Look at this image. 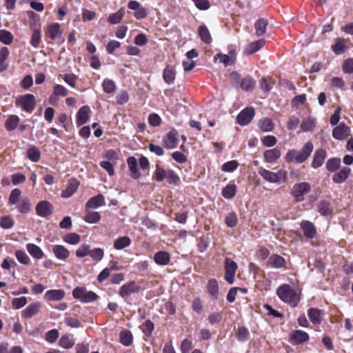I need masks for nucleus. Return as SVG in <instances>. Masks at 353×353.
<instances>
[{
	"instance_id": "nucleus-1",
	"label": "nucleus",
	"mask_w": 353,
	"mask_h": 353,
	"mask_svg": "<svg viewBox=\"0 0 353 353\" xmlns=\"http://www.w3.org/2000/svg\"><path fill=\"white\" fill-rule=\"evenodd\" d=\"M313 149L312 143L308 141L303 146L300 151L296 150H289L285 156V160L288 163L296 162L297 163H302L310 156Z\"/></svg>"
},
{
	"instance_id": "nucleus-2",
	"label": "nucleus",
	"mask_w": 353,
	"mask_h": 353,
	"mask_svg": "<svg viewBox=\"0 0 353 353\" xmlns=\"http://www.w3.org/2000/svg\"><path fill=\"white\" fill-rule=\"evenodd\" d=\"M276 294L284 303L292 306H296L299 301V296L296 292L288 284H283L276 290Z\"/></svg>"
},
{
	"instance_id": "nucleus-3",
	"label": "nucleus",
	"mask_w": 353,
	"mask_h": 353,
	"mask_svg": "<svg viewBox=\"0 0 353 353\" xmlns=\"http://www.w3.org/2000/svg\"><path fill=\"white\" fill-rule=\"evenodd\" d=\"M72 296L83 303H92L97 301L99 296L93 291H88L84 287H76L72 290Z\"/></svg>"
},
{
	"instance_id": "nucleus-4",
	"label": "nucleus",
	"mask_w": 353,
	"mask_h": 353,
	"mask_svg": "<svg viewBox=\"0 0 353 353\" xmlns=\"http://www.w3.org/2000/svg\"><path fill=\"white\" fill-rule=\"evenodd\" d=\"M258 173L265 181L272 183H279L281 181H285L287 176V172L284 170L273 172L261 168L259 170Z\"/></svg>"
},
{
	"instance_id": "nucleus-5",
	"label": "nucleus",
	"mask_w": 353,
	"mask_h": 353,
	"mask_svg": "<svg viewBox=\"0 0 353 353\" xmlns=\"http://www.w3.org/2000/svg\"><path fill=\"white\" fill-rule=\"evenodd\" d=\"M311 186L307 182H301L293 185L291 194L297 202L303 201L305 195L310 192Z\"/></svg>"
},
{
	"instance_id": "nucleus-6",
	"label": "nucleus",
	"mask_w": 353,
	"mask_h": 353,
	"mask_svg": "<svg viewBox=\"0 0 353 353\" xmlns=\"http://www.w3.org/2000/svg\"><path fill=\"white\" fill-rule=\"evenodd\" d=\"M141 290V287L135 281H130L123 284L119 289V295L124 299L125 301L133 294L138 293Z\"/></svg>"
},
{
	"instance_id": "nucleus-7",
	"label": "nucleus",
	"mask_w": 353,
	"mask_h": 353,
	"mask_svg": "<svg viewBox=\"0 0 353 353\" xmlns=\"http://www.w3.org/2000/svg\"><path fill=\"white\" fill-rule=\"evenodd\" d=\"M225 275L224 279L229 284H233L234 276L238 268L237 263L229 258L225 259Z\"/></svg>"
},
{
	"instance_id": "nucleus-8",
	"label": "nucleus",
	"mask_w": 353,
	"mask_h": 353,
	"mask_svg": "<svg viewBox=\"0 0 353 353\" xmlns=\"http://www.w3.org/2000/svg\"><path fill=\"white\" fill-rule=\"evenodd\" d=\"M17 104L20 105L24 111L31 113L34 110V96L32 94L23 95L17 100Z\"/></svg>"
},
{
	"instance_id": "nucleus-9",
	"label": "nucleus",
	"mask_w": 353,
	"mask_h": 353,
	"mask_svg": "<svg viewBox=\"0 0 353 353\" xmlns=\"http://www.w3.org/2000/svg\"><path fill=\"white\" fill-rule=\"evenodd\" d=\"M255 111L253 108H246L242 110L236 117V122L240 125H246L253 119Z\"/></svg>"
},
{
	"instance_id": "nucleus-10",
	"label": "nucleus",
	"mask_w": 353,
	"mask_h": 353,
	"mask_svg": "<svg viewBox=\"0 0 353 353\" xmlns=\"http://www.w3.org/2000/svg\"><path fill=\"white\" fill-rule=\"evenodd\" d=\"M351 130L345 123H341L334 128L332 137L336 140H345L350 135Z\"/></svg>"
},
{
	"instance_id": "nucleus-11",
	"label": "nucleus",
	"mask_w": 353,
	"mask_h": 353,
	"mask_svg": "<svg viewBox=\"0 0 353 353\" xmlns=\"http://www.w3.org/2000/svg\"><path fill=\"white\" fill-rule=\"evenodd\" d=\"M35 210L39 216L47 217L52 213L53 207L50 202L47 201H42L37 204Z\"/></svg>"
},
{
	"instance_id": "nucleus-12",
	"label": "nucleus",
	"mask_w": 353,
	"mask_h": 353,
	"mask_svg": "<svg viewBox=\"0 0 353 353\" xmlns=\"http://www.w3.org/2000/svg\"><path fill=\"white\" fill-rule=\"evenodd\" d=\"M215 60H219L220 63H223V65L226 67L228 65H232L235 63L236 61V54L234 49H230L229 54H218L214 57Z\"/></svg>"
},
{
	"instance_id": "nucleus-13",
	"label": "nucleus",
	"mask_w": 353,
	"mask_h": 353,
	"mask_svg": "<svg viewBox=\"0 0 353 353\" xmlns=\"http://www.w3.org/2000/svg\"><path fill=\"white\" fill-rule=\"evenodd\" d=\"M327 157V152L325 149L319 148L317 149L313 156L312 162V167L314 169H317L322 166L325 159Z\"/></svg>"
},
{
	"instance_id": "nucleus-14",
	"label": "nucleus",
	"mask_w": 353,
	"mask_h": 353,
	"mask_svg": "<svg viewBox=\"0 0 353 353\" xmlns=\"http://www.w3.org/2000/svg\"><path fill=\"white\" fill-rule=\"evenodd\" d=\"M290 339L292 343L298 345L307 341L309 335L304 331L297 330L290 334Z\"/></svg>"
},
{
	"instance_id": "nucleus-15",
	"label": "nucleus",
	"mask_w": 353,
	"mask_h": 353,
	"mask_svg": "<svg viewBox=\"0 0 353 353\" xmlns=\"http://www.w3.org/2000/svg\"><path fill=\"white\" fill-rule=\"evenodd\" d=\"M285 264L286 261L285 259L276 254H272L268 257L267 261L268 266L276 269L283 268Z\"/></svg>"
},
{
	"instance_id": "nucleus-16",
	"label": "nucleus",
	"mask_w": 353,
	"mask_h": 353,
	"mask_svg": "<svg viewBox=\"0 0 353 353\" xmlns=\"http://www.w3.org/2000/svg\"><path fill=\"white\" fill-rule=\"evenodd\" d=\"M105 198L102 194H97L91 197L85 204V210L97 209L105 205Z\"/></svg>"
},
{
	"instance_id": "nucleus-17",
	"label": "nucleus",
	"mask_w": 353,
	"mask_h": 353,
	"mask_svg": "<svg viewBox=\"0 0 353 353\" xmlns=\"http://www.w3.org/2000/svg\"><path fill=\"white\" fill-rule=\"evenodd\" d=\"M301 230L304 236L307 239H313L316 234V228L314 225L309 221H302L300 223Z\"/></svg>"
},
{
	"instance_id": "nucleus-18",
	"label": "nucleus",
	"mask_w": 353,
	"mask_h": 353,
	"mask_svg": "<svg viewBox=\"0 0 353 353\" xmlns=\"http://www.w3.org/2000/svg\"><path fill=\"white\" fill-rule=\"evenodd\" d=\"M62 30H61L59 23H54L48 26L46 32V37H49L51 40H55L61 38Z\"/></svg>"
},
{
	"instance_id": "nucleus-19",
	"label": "nucleus",
	"mask_w": 353,
	"mask_h": 353,
	"mask_svg": "<svg viewBox=\"0 0 353 353\" xmlns=\"http://www.w3.org/2000/svg\"><path fill=\"white\" fill-rule=\"evenodd\" d=\"M52 252L55 257L61 261H65L70 256V251L62 245H53Z\"/></svg>"
},
{
	"instance_id": "nucleus-20",
	"label": "nucleus",
	"mask_w": 353,
	"mask_h": 353,
	"mask_svg": "<svg viewBox=\"0 0 353 353\" xmlns=\"http://www.w3.org/2000/svg\"><path fill=\"white\" fill-rule=\"evenodd\" d=\"M130 175L134 179H138L141 176V173L137 168V160L134 157H130L127 159Z\"/></svg>"
},
{
	"instance_id": "nucleus-21",
	"label": "nucleus",
	"mask_w": 353,
	"mask_h": 353,
	"mask_svg": "<svg viewBox=\"0 0 353 353\" xmlns=\"http://www.w3.org/2000/svg\"><path fill=\"white\" fill-rule=\"evenodd\" d=\"M41 304L39 302H34L28 305L23 311L22 316L26 319H30L40 311Z\"/></svg>"
},
{
	"instance_id": "nucleus-22",
	"label": "nucleus",
	"mask_w": 353,
	"mask_h": 353,
	"mask_svg": "<svg viewBox=\"0 0 353 353\" xmlns=\"http://www.w3.org/2000/svg\"><path fill=\"white\" fill-rule=\"evenodd\" d=\"M179 134L175 129H172L164 139L165 146L168 149L174 148L176 146Z\"/></svg>"
},
{
	"instance_id": "nucleus-23",
	"label": "nucleus",
	"mask_w": 353,
	"mask_h": 353,
	"mask_svg": "<svg viewBox=\"0 0 353 353\" xmlns=\"http://www.w3.org/2000/svg\"><path fill=\"white\" fill-rule=\"evenodd\" d=\"M90 108L88 106H82L79 108L77 113L76 122L77 125L85 124L88 120V112Z\"/></svg>"
},
{
	"instance_id": "nucleus-24",
	"label": "nucleus",
	"mask_w": 353,
	"mask_h": 353,
	"mask_svg": "<svg viewBox=\"0 0 353 353\" xmlns=\"http://www.w3.org/2000/svg\"><path fill=\"white\" fill-rule=\"evenodd\" d=\"M281 157V151L277 148L267 150L263 153V157L266 162L274 163Z\"/></svg>"
},
{
	"instance_id": "nucleus-25",
	"label": "nucleus",
	"mask_w": 353,
	"mask_h": 353,
	"mask_svg": "<svg viewBox=\"0 0 353 353\" xmlns=\"http://www.w3.org/2000/svg\"><path fill=\"white\" fill-rule=\"evenodd\" d=\"M198 34L201 40L206 43L210 44L212 41V38L209 29L205 25H201L198 28Z\"/></svg>"
},
{
	"instance_id": "nucleus-26",
	"label": "nucleus",
	"mask_w": 353,
	"mask_h": 353,
	"mask_svg": "<svg viewBox=\"0 0 353 353\" xmlns=\"http://www.w3.org/2000/svg\"><path fill=\"white\" fill-rule=\"evenodd\" d=\"M79 185V182L76 179L70 180L67 188L61 192V196L63 198L72 196L78 189Z\"/></svg>"
},
{
	"instance_id": "nucleus-27",
	"label": "nucleus",
	"mask_w": 353,
	"mask_h": 353,
	"mask_svg": "<svg viewBox=\"0 0 353 353\" xmlns=\"http://www.w3.org/2000/svg\"><path fill=\"white\" fill-rule=\"evenodd\" d=\"M351 170L349 168H343L332 176V181L335 183H342L348 178Z\"/></svg>"
},
{
	"instance_id": "nucleus-28",
	"label": "nucleus",
	"mask_w": 353,
	"mask_h": 353,
	"mask_svg": "<svg viewBox=\"0 0 353 353\" xmlns=\"http://www.w3.org/2000/svg\"><path fill=\"white\" fill-rule=\"evenodd\" d=\"M26 250L35 259H41L44 256L43 250L38 245L34 243H28L26 245Z\"/></svg>"
},
{
	"instance_id": "nucleus-29",
	"label": "nucleus",
	"mask_w": 353,
	"mask_h": 353,
	"mask_svg": "<svg viewBox=\"0 0 353 353\" xmlns=\"http://www.w3.org/2000/svg\"><path fill=\"white\" fill-rule=\"evenodd\" d=\"M176 77V72L173 66L168 65L163 70V78L168 84H172Z\"/></svg>"
},
{
	"instance_id": "nucleus-30",
	"label": "nucleus",
	"mask_w": 353,
	"mask_h": 353,
	"mask_svg": "<svg viewBox=\"0 0 353 353\" xmlns=\"http://www.w3.org/2000/svg\"><path fill=\"white\" fill-rule=\"evenodd\" d=\"M155 263L159 265H166L170 261V255L165 251H159L154 256Z\"/></svg>"
},
{
	"instance_id": "nucleus-31",
	"label": "nucleus",
	"mask_w": 353,
	"mask_h": 353,
	"mask_svg": "<svg viewBox=\"0 0 353 353\" xmlns=\"http://www.w3.org/2000/svg\"><path fill=\"white\" fill-rule=\"evenodd\" d=\"M265 44L264 39H259L249 44L244 50L243 54L250 55L259 50Z\"/></svg>"
},
{
	"instance_id": "nucleus-32",
	"label": "nucleus",
	"mask_w": 353,
	"mask_h": 353,
	"mask_svg": "<svg viewBox=\"0 0 353 353\" xmlns=\"http://www.w3.org/2000/svg\"><path fill=\"white\" fill-rule=\"evenodd\" d=\"M208 292L210 296L214 299H217L219 296V285L215 279H210L208 281L207 285Z\"/></svg>"
},
{
	"instance_id": "nucleus-33",
	"label": "nucleus",
	"mask_w": 353,
	"mask_h": 353,
	"mask_svg": "<svg viewBox=\"0 0 353 353\" xmlns=\"http://www.w3.org/2000/svg\"><path fill=\"white\" fill-rule=\"evenodd\" d=\"M46 297L50 301H59L65 296V292L62 290H50L46 292Z\"/></svg>"
},
{
	"instance_id": "nucleus-34",
	"label": "nucleus",
	"mask_w": 353,
	"mask_h": 353,
	"mask_svg": "<svg viewBox=\"0 0 353 353\" xmlns=\"http://www.w3.org/2000/svg\"><path fill=\"white\" fill-rule=\"evenodd\" d=\"M322 311L317 308H310L307 312L310 321L314 325H319L321 323Z\"/></svg>"
},
{
	"instance_id": "nucleus-35",
	"label": "nucleus",
	"mask_w": 353,
	"mask_h": 353,
	"mask_svg": "<svg viewBox=\"0 0 353 353\" xmlns=\"http://www.w3.org/2000/svg\"><path fill=\"white\" fill-rule=\"evenodd\" d=\"M132 241L128 236L119 237L114 242V248L118 250H123L131 245Z\"/></svg>"
},
{
	"instance_id": "nucleus-36",
	"label": "nucleus",
	"mask_w": 353,
	"mask_h": 353,
	"mask_svg": "<svg viewBox=\"0 0 353 353\" xmlns=\"http://www.w3.org/2000/svg\"><path fill=\"white\" fill-rule=\"evenodd\" d=\"M125 14V8H121L117 12L109 15L108 21L110 24L115 25L119 23Z\"/></svg>"
},
{
	"instance_id": "nucleus-37",
	"label": "nucleus",
	"mask_w": 353,
	"mask_h": 353,
	"mask_svg": "<svg viewBox=\"0 0 353 353\" xmlns=\"http://www.w3.org/2000/svg\"><path fill=\"white\" fill-rule=\"evenodd\" d=\"M27 157L32 162H38L41 158V152L35 145H30L27 150Z\"/></svg>"
},
{
	"instance_id": "nucleus-38",
	"label": "nucleus",
	"mask_w": 353,
	"mask_h": 353,
	"mask_svg": "<svg viewBox=\"0 0 353 353\" xmlns=\"http://www.w3.org/2000/svg\"><path fill=\"white\" fill-rule=\"evenodd\" d=\"M268 23V20L265 19H259L256 21L254 28L256 36L260 37L265 33Z\"/></svg>"
},
{
	"instance_id": "nucleus-39",
	"label": "nucleus",
	"mask_w": 353,
	"mask_h": 353,
	"mask_svg": "<svg viewBox=\"0 0 353 353\" xmlns=\"http://www.w3.org/2000/svg\"><path fill=\"white\" fill-rule=\"evenodd\" d=\"M19 123V117L17 115L12 114L8 117L5 123L6 129L10 132L17 128Z\"/></svg>"
},
{
	"instance_id": "nucleus-40",
	"label": "nucleus",
	"mask_w": 353,
	"mask_h": 353,
	"mask_svg": "<svg viewBox=\"0 0 353 353\" xmlns=\"http://www.w3.org/2000/svg\"><path fill=\"white\" fill-rule=\"evenodd\" d=\"M255 85V81L250 76L243 78L241 81V88L247 92L252 91Z\"/></svg>"
},
{
	"instance_id": "nucleus-41",
	"label": "nucleus",
	"mask_w": 353,
	"mask_h": 353,
	"mask_svg": "<svg viewBox=\"0 0 353 353\" xmlns=\"http://www.w3.org/2000/svg\"><path fill=\"white\" fill-rule=\"evenodd\" d=\"M236 192V186L234 184H228L222 190L221 194L226 199H232Z\"/></svg>"
},
{
	"instance_id": "nucleus-42",
	"label": "nucleus",
	"mask_w": 353,
	"mask_h": 353,
	"mask_svg": "<svg viewBox=\"0 0 353 353\" xmlns=\"http://www.w3.org/2000/svg\"><path fill=\"white\" fill-rule=\"evenodd\" d=\"M120 342L125 346H130L132 343V334L130 331L124 330L120 332Z\"/></svg>"
},
{
	"instance_id": "nucleus-43",
	"label": "nucleus",
	"mask_w": 353,
	"mask_h": 353,
	"mask_svg": "<svg viewBox=\"0 0 353 353\" xmlns=\"http://www.w3.org/2000/svg\"><path fill=\"white\" fill-rule=\"evenodd\" d=\"M345 44L346 41L344 39L338 38L332 46V49L336 54H341L345 50Z\"/></svg>"
},
{
	"instance_id": "nucleus-44",
	"label": "nucleus",
	"mask_w": 353,
	"mask_h": 353,
	"mask_svg": "<svg viewBox=\"0 0 353 353\" xmlns=\"http://www.w3.org/2000/svg\"><path fill=\"white\" fill-rule=\"evenodd\" d=\"M31 203L28 199L23 198L17 205V208L20 213L27 214L30 210Z\"/></svg>"
},
{
	"instance_id": "nucleus-45",
	"label": "nucleus",
	"mask_w": 353,
	"mask_h": 353,
	"mask_svg": "<svg viewBox=\"0 0 353 353\" xmlns=\"http://www.w3.org/2000/svg\"><path fill=\"white\" fill-rule=\"evenodd\" d=\"M259 128L263 132H271L274 129V123L269 118L261 119L259 122Z\"/></svg>"
},
{
	"instance_id": "nucleus-46",
	"label": "nucleus",
	"mask_w": 353,
	"mask_h": 353,
	"mask_svg": "<svg viewBox=\"0 0 353 353\" xmlns=\"http://www.w3.org/2000/svg\"><path fill=\"white\" fill-rule=\"evenodd\" d=\"M103 91L107 94H112L115 92L117 86L115 82L110 79H105L102 82Z\"/></svg>"
},
{
	"instance_id": "nucleus-47",
	"label": "nucleus",
	"mask_w": 353,
	"mask_h": 353,
	"mask_svg": "<svg viewBox=\"0 0 353 353\" xmlns=\"http://www.w3.org/2000/svg\"><path fill=\"white\" fill-rule=\"evenodd\" d=\"M14 37L12 34L6 30H0V41L5 45H10L12 43Z\"/></svg>"
},
{
	"instance_id": "nucleus-48",
	"label": "nucleus",
	"mask_w": 353,
	"mask_h": 353,
	"mask_svg": "<svg viewBox=\"0 0 353 353\" xmlns=\"http://www.w3.org/2000/svg\"><path fill=\"white\" fill-rule=\"evenodd\" d=\"M341 165V159L339 158H331L327 161L326 169L331 172L336 171Z\"/></svg>"
},
{
	"instance_id": "nucleus-49",
	"label": "nucleus",
	"mask_w": 353,
	"mask_h": 353,
	"mask_svg": "<svg viewBox=\"0 0 353 353\" xmlns=\"http://www.w3.org/2000/svg\"><path fill=\"white\" fill-rule=\"evenodd\" d=\"M101 219V214L98 212L95 211H88L87 212L84 220L85 222L88 223H97Z\"/></svg>"
},
{
	"instance_id": "nucleus-50",
	"label": "nucleus",
	"mask_w": 353,
	"mask_h": 353,
	"mask_svg": "<svg viewBox=\"0 0 353 353\" xmlns=\"http://www.w3.org/2000/svg\"><path fill=\"white\" fill-rule=\"evenodd\" d=\"M59 344L64 349H70L74 345V341L72 336L63 335L61 337Z\"/></svg>"
},
{
	"instance_id": "nucleus-51",
	"label": "nucleus",
	"mask_w": 353,
	"mask_h": 353,
	"mask_svg": "<svg viewBox=\"0 0 353 353\" xmlns=\"http://www.w3.org/2000/svg\"><path fill=\"white\" fill-rule=\"evenodd\" d=\"M63 239V241L66 243L74 245H77L80 242L81 237L79 234L74 232H71L65 234Z\"/></svg>"
},
{
	"instance_id": "nucleus-52",
	"label": "nucleus",
	"mask_w": 353,
	"mask_h": 353,
	"mask_svg": "<svg viewBox=\"0 0 353 353\" xmlns=\"http://www.w3.org/2000/svg\"><path fill=\"white\" fill-rule=\"evenodd\" d=\"M316 125V120L314 118H308L302 121L301 128L303 132H310L313 130Z\"/></svg>"
},
{
	"instance_id": "nucleus-53",
	"label": "nucleus",
	"mask_w": 353,
	"mask_h": 353,
	"mask_svg": "<svg viewBox=\"0 0 353 353\" xmlns=\"http://www.w3.org/2000/svg\"><path fill=\"white\" fill-rule=\"evenodd\" d=\"M15 256L17 261L23 265H28L30 259L28 254L23 250H17L15 251Z\"/></svg>"
},
{
	"instance_id": "nucleus-54",
	"label": "nucleus",
	"mask_w": 353,
	"mask_h": 353,
	"mask_svg": "<svg viewBox=\"0 0 353 353\" xmlns=\"http://www.w3.org/2000/svg\"><path fill=\"white\" fill-rule=\"evenodd\" d=\"M250 332L247 327H239L236 332V339L240 342H244L248 340Z\"/></svg>"
},
{
	"instance_id": "nucleus-55",
	"label": "nucleus",
	"mask_w": 353,
	"mask_h": 353,
	"mask_svg": "<svg viewBox=\"0 0 353 353\" xmlns=\"http://www.w3.org/2000/svg\"><path fill=\"white\" fill-rule=\"evenodd\" d=\"M90 256L92 258L93 261H100L103 259L104 256V250L100 248H96L94 249H91Z\"/></svg>"
},
{
	"instance_id": "nucleus-56",
	"label": "nucleus",
	"mask_w": 353,
	"mask_h": 353,
	"mask_svg": "<svg viewBox=\"0 0 353 353\" xmlns=\"http://www.w3.org/2000/svg\"><path fill=\"white\" fill-rule=\"evenodd\" d=\"M91 247L88 244H82L77 250L76 256L79 258H83L86 256H90Z\"/></svg>"
},
{
	"instance_id": "nucleus-57",
	"label": "nucleus",
	"mask_w": 353,
	"mask_h": 353,
	"mask_svg": "<svg viewBox=\"0 0 353 353\" xmlns=\"http://www.w3.org/2000/svg\"><path fill=\"white\" fill-rule=\"evenodd\" d=\"M21 194V191L19 189L15 188L12 190L9 196V203L11 205H17L21 200L19 199Z\"/></svg>"
},
{
	"instance_id": "nucleus-58",
	"label": "nucleus",
	"mask_w": 353,
	"mask_h": 353,
	"mask_svg": "<svg viewBox=\"0 0 353 353\" xmlns=\"http://www.w3.org/2000/svg\"><path fill=\"white\" fill-rule=\"evenodd\" d=\"M168 174V170H164L163 168L157 165L156 170L154 172V179L156 181L159 182L163 181L164 179H166Z\"/></svg>"
},
{
	"instance_id": "nucleus-59",
	"label": "nucleus",
	"mask_w": 353,
	"mask_h": 353,
	"mask_svg": "<svg viewBox=\"0 0 353 353\" xmlns=\"http://www.w3.org/2000/svg\"><path fill=\"white\" fill-rule=\"evenodd\" d=\"M59 331L57 329H52L46 333L45 339L49 343H54L59 338Z\"/></svg>"
},
{
	"instance_id": "nucleus-60",
	"label": "nucleus",
	"mask_w": 353,
	"mask_h": 353,
	"mask_svg": "<svg viewBox=\"0 0 353 353\" xmlns=\"http://www.w3.org/2000/svg\"><path fill=\"white\" fill-rule=\"evenodd\" d=\"M166 179H167L168 183L170 185H177L180 181V179H179V176L172 170H168V174L166 176Z\"/></svg>"
},
{
	"instance_id": "nucleus-61",
	"label": "nucleus",
	"mask_w": 353,
	"mask_h": 353,
	"mask_svg": "<svg viewBox=\"0 0 353 353\" xmlns=\"http://www.w3.org/2000/svg\"><path fill=\"white\" fill-rule=\"evenodd\" d=\"M239 166V163L236 160H232L225 163L221 168L222 171L231 172L234 171Z\"/></svg>"
},
{
	"instance_id": "nucleus-62",
	"label": "nucleus",
	"mask_w": 353,
	"mask_h": 353,
	"mask_svg": "<svg viewBox=\"0 0 353 353\" xmlns=\"http://www.w3.org/2000/svg\"><path fill=\"white\" fill-rule=\"evenodd\" d=\"M14 225V221L10 216H3L0 219V226L3 229H10Z\"/></svg>"
},
{
	"instance_id": "nucleus-63",
	"label": "nucleus",
	"mask_w": 353,
	"mask_h": 353,
	"mask_svg": "<svg viewBox=\"0 0 353 353\" xmlns=\"http://www.w3.org/2000/svg\"><path fill=\"white\" fill-rule=\"evenodd\" d=\"M154 323L150 320L145 321L141 325L142 332L147 336H150L154 330Z\"/></svg>"
},
{
	"instance_id": "nucleus-64",
	"label": "nucleus",
	"mask_w": 353,
	"mask_h": 353,
	"mask_svg": "<svg viewBox=\"0 0 353 353\" xmlns=\"http://www.w3.org/2000/svg\"><path fill=\"white\" fill-rule=\"evenodd\" d=\"M238 218L235 212H232L227 215L225 223L228 227L233 228L237 224Z\"/></svg>"
}]
</instances>
